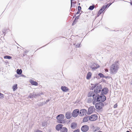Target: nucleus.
Returning a JSON list of instances; mask_svg holds the SVG:
<instances>
[{
    "label": "nucleus",
    "mask_w": 132,
    "mask_h": 132,
    "mask_svg": "<svg viewBox=\"0 0 132 132\" xmlns=\"http://www.w3.org/2000/svg\"><path fill=\"white\" fill-rule=\"evenodd\" d=\"M91 85L92 88V89H94V92L96 94H97L101 91L102 87L101 85L97 84H92Z\"/></svg>",
    "instance_id": "nucleus-1"
},
{
    "label": "nucleus",
    "mask_w": 132,
    "mask_h": 132,
    "mask_svg": "<svg viewBox=\"0 0 132 132\" xmlns=\"http://www.w3.org/2000/svg\"><path fill=\"white\" fill-rule=\"evenodd\" d=\"M118 68V65L116 63L112 64L110 68L111 74L115 73L117 72Z\"/></svg>",
    "instance_id": "nucleus-2"
},
{
    "label": "nucleus",
    "mask_w": 132,
    "mask_h": 132,
    "mask_svg": "<svg viewBox=\"0 0 132 132\" xmlns=\"http://www.w3.org/2000/svg\"><path fill=\"white\" fill-rule=\"evenodd\" d=\"M64 118V116L62 114L58 115L56 117V119L57 120V122L61 123H65V121L63 120Z\"/></svg>",
    "instance_id": "nucleus-3"
},
{
    "label": "nucleus",
    "mask_w": 132,
    "mask_h": 132,
    "mask_svg": "<svg viewBox=\"0 0 132 132\" xmlns=\"http://www.w3.org/2000/svg\"><path fill=\"white\" fill-rule=\"evenodd\" d=\"M100 95L97 94L93 96V104L94 105L97 102H100Z\"/></svg>",
    "instance_id": "nucleus-4"
},
{
    "label": "nucleus",
    "mask_w": 132,
    "mask_h": 132,
    "mask_svg": "<svg viewBox=\"0 0 132 132\" xmlns=\"http://www.w3.org/2000/svg\"><path fill=\"white\" fill-rule=\"evenodd\" d=\"M95 107L96 109L100 110L102 109L103 107L104 106L103 103L100 102L95 103Z\"/></svg>",
    "instance_id": "nucleus-5"
},
{
    "label": "nucleus",
    "mask_w": 132,
    "mask_h": 132,
    "mask_svg": "<svg viewBox=\"0 0 132 132\" xmlns=\"http://www.w3.org/2000/svg\"><path fill=\"white\" fill-rule=\"evenodd\" d=\"M79 113V110L76 109L73 111L72 113V116L73 117L76 118L77 116Z\"/></svg>",
    "instance_id": "nucleus-6"
},
{
    "label": "nucleus",
    "mask_w": 132,
    "mask_h": 132,
    "mask_svg": "<svg viewBox=\"0 0 132 132\" xmlns=\"http://www.w3.org/2000/svg\"><path fill=\"white\" fill-rule=\"evenodd\" d=\"M87 112V111L85 109H83L81 110L80 111L79 116L81 117H82L84 115H86Z\"/></svg>",
    "instance_id": "nucleus-7"
},
{
    "label": "nucleus",
    "mask_w": 132,
    "mask_h": 132,
    "mask_svg": "<svg viewBox=\"0 0 132 132\" xmlns=\"http://www.w3.org/2000/svg\"><path fill=\"white\" fill-rule=\"evenodd\" d=\"M89 129V126L87 125H85L83 126L81 128L82 131L84 132H86L88 131Z\"/></svg>",
    "instance_id": "nucleus-8"
},
{
    "label": "nucleus",
    "mask_w": 132,
    "mask_h": 132,
    "mask_svg": "<svg viewBox=\"0 0 132 132\" xmlns=\"http://www.w3.org/2000/svg\"><path fill=\"white\" fill-rule=\"evenodd\" d=\"M95 109L93 106L90 107L88 110V114H90L93 113L95 111Z\"/></svg>",
    "instance_id": "nucleus-9"
},
{
    "label": "nucleus",
    "mask_w": 132,
    "mask_h": 132,
    "mask_svg": "<svg viewBox=\"0 0 132 132\" xmlns=\"http://www.w3.org/2000/svg\"><path fill=\"white\" fill-rule=\"evenodd\" d=\"M99 67V65L97 63H94L90 66V68L93 70H94Z\"/></svg>",
    "instance_id": "nucleus-10"
},
{
    "label": "nucleus",
    "mask_w": 132,
    "mask_h": 132,
    "mask_svg": "<svg viewBox=\"0 0 132 132\" xmlns=\"http://www.w3.org/2000/svg\"><path fill=\"white\" fill-rule=\"evenodd\" d=\"M97 119V116L96 114H93L89 117V120L91 121H94Z\"/></svg>",
    "instance_id": "nucleus-11"
},
{
    "label": "nucleus",
    "mask_w": 132,
    "mask_h": 132,
    "mask_svg": "<svg viewBox=\"0 0 132 132\" xmlns=\"http://www.w3.org/2000/svg\"><path fill=\"white\" fill-rule=\"evenodd\" d=\"M99 98L100 100V102H103L106 100V97L104 95L101 94L100 95Z\"/></svg>",
    "instance_id": "nucleus-12"
},
{
    "label": "nucleus",
    "mask_w": 132,
    "mask_h": 132,
    "mask_svg": "<svg viewBox=\"0 0 132 132\" xmlns=\"http://www.w3.org/2000/svg\"><path fill=\"white\" fill-rule=\"evenodd\" d=\"M109 90L108 88L106 87L104 88L101 92V94H106L108 93Z\"/></svg>",
    "instance_id": "nucleus-13"
},
{
    "label": "nucleus",
    "mask_w": 132,
    "mask_h": 132,
    "mask_svg": "<svg viewBox=\"0 0 132 132\" xmlns=\"http://www.w3.org/2000/svg\"><path fill=\"white\" fill-rule=\"evenodd\" d=\"M63 126V125L61 124H59L57 125L56 127V129L58 130L59 131L60 130H61V128H62Z\"/></svg>",
    "instance_id": "nucleus-14"
},
{
    "label": "nucleus",
    "mask_w": 132,
    "mask_h": 132,
    "mask_svg": "<svg viewBox=\"0 0 132 132\" xmlns=\"http://www.w3.org/2000/svg\"><path fill=\"white\" fill-rule=\"evenodd\" d=\"M65 117L66 118L68 119H70L71 117V114L70 112H68L65 114Z\"/></svg>",
    "instance_id": "nucleus-15"
},
{
    "label": "nucleus",
    "mask_w": 132,
    "mask_h": 132,
    "mask_svg": "<svg viewBox=\"0 0 132 132\" xmlns=\"http://www.w3.org/2000/svg\"><path fill=\"white\" fill-rule=\"evenodd\" d=\"M77 124L75 122H73L71 124L70 127L72 129H75L77 126Z\"/></svg>",
    "instance_id": "nucleus-16"
},
{
    "label": "nucleus",
    "mask_w": 132,
    "mask_h": 132,
    "mask_svg": "<svg viewBox=\"0 0 132 132\" xmlns=\"http://www.w3.org/2000/svg\"><path fill=\"white\" fill-rule=\"evenodd\" d=\"M61 89L64 92H66L69 90L68 88L65 86H62Z\"/></svg>",
    "instance_id": "nucleus-17"
},
{
    "label": "nucleus",
    "mask_w": 132,
    "mask_h": 132,
    "mask_svg": "<svg viewBox=\"0 0 132 132\" xmlns=\"http://www.w3.org/2000/svg\"><path fill=\"white\" fill-rule=\"evenodd\" d=\"M92 75V73L91 72H88L87 75L86 79L88 80L90 79Z\"/></svg>",
    "instance_id": "nucleus-18"
},
{
    "label": "nucleus",
    "mask_w": 132,
    "mask_h": 132,
    "mask_svg": "<svg viewBox=\"0 0 132 132\" xmlns=\"http://www.w3.org/2000/svg\"><path fill=\"white\" fill-rule=\"evenodd\" d=\"M30 82L31 84L32 85L37 86L38 85V83L37 82L34 81L32 80H31Z\"/></svg>",
    "instance_id": "nucleus-19"
},
{
    "label": "nucleus",
    "mask_w": 132,
    "mask_h": 132,
    "mask_svg": "<svg viewBox=\"0 0 132 132\" xmlns=\"http://www.w3.org/2000/svg\"><path fill=\"white\" fill-rule=\"evenodd\" d=\"M61 129L60 132H67L68 129L67 128L65 127H62V128Z\"/></svg>",
    "instance_id": "nucleus-20"
},
{
    "label": "nucleus",
    "mask_w": 132,
    "mask_h": 132,
    "mask_svg": "<svg viewBox=\"0 0 132 132\" xmlns=\"http://www.w3.org/2000/svg\"><path fill=\"white\" fill-rule=\"evenodd\" d=\"M80 15V14L76 17L74 21L73 22V23L72 24V25L75 24L76 23V22L77 21V20L79 18Z\"/></svg>",
    "instance_id": "nucleus-21"
},
{
    "label": "nucleus",
    "mask_w": 132,
    "mask_h": 132,
    "mask_svg": "<svg viewBox=\"0 0 132 132\" xmlns=\"http://www.w3.org/2000/svg\"><path fill=\"white\" fill-rule=\"evenodd\" d=\"M95 95V94H94L93 92L90 91L88 93V96L89 97L91 96L93 97V95Z\"/></svg>",
    "instance_id": "nucleus-22"
},
{
    "label": "nucleus",
    "mask_w": 132,
    "mask_h": 132,
    "mask_svg": "<svg viewBox=\"0 0 132 132\" xmlns=\"http://www.w3.org/2000/svg\"><path fill=\"white\" fill-rule=\"evenodd\" d=\"M88 119V116H86L84 118L83 120V122H87Z\"/></svg>",
    "instance_id": "nucleus-23"
},
{
    "label": "nucleus",
    "mask_w": 132,
    "mask_h": 132,
    "mask_svg": "<svg viewBox=\"0 0 132 132\" xmlns=\"http://www.w3.org/2000/svg\"><path fill=\"white\" fill-rule=\"evenodd\" d=\"M112 4V3H110L108 4H107V5H103V7H104V9H105L106 8H108Z\"/></svg>",
    "instance_id": "nucleus-24"
},
{
    "label": "nucleus",
    "mask_w": 132,
    "mask_h": 132,
    "mask_svg": "<svg viewBox=\"0 0 132 132\" xmlns=\"http://www.w3.org/2000/svg\"><path fill=\"white\" fill-rule=\"evenodd\" d=\"M105 9H104V7L102 6L101 7V9L99 10L98 12H99V13H100V14H101L103 12V11Z\"/></svg>",
    "instance_id": "nucleus-25"
},
{
    "label": "nucleus",
    "mask_w": 132,
    "mask_h": 132,
    "mask_svg": "<svg viewBox=\"0 0 132 132\" xmlns=\"http://www.w3.org/2000/svg\"><path fill=\"white\" fill-rule=\"evenodd\" d=\"M22 71L21 69H17L16 70V72L17 74L19 75H20L21 74Z\"/></svg>",
    "instance_id": "nucleus-26"
},
{
    "label": "nucleus",
    "mask_w": 132,
    "mask_h": 132,
    "mask_svg": "<svg viewBox=\"0 0 132 132\" xmlns=\"http://www.w3.org/2000/svg\"><path fill=\"white\" fill-rule=\"evenodd\" d=\"M13 91H14L17 88V85L16 84H15L13 86Z\"/></svg>",
    "instance_id": "nucleus-27"
},
{
    "label": "nucleus",
    "mask_w": 132,
    "mask_h": 132,
    "mask_svg": "<svg viewBox=\"0 0 132 132\" xmlns=\"http://www.w3.org/2000/svg\"><path fill=\"white\" fill-rule=\"evenodd\" d=\"M4 58L5 59H12V57L11 56L9 55H6L4 56Z\"/></svg>",
    "instance_id": "nucleus-28"
},
{
    "label": "nucleus",
    "mask_w": 132,
    "mask_h": 132,
    "mask_svg": "<svg viewBox=\"0 0 132 132\" xmlns=\"http://www.w3.org/2000/svg\"><path fill=\"white\" fill-rule=\"evenodd\" d=\"M45 104L44 102H40L38 103V105L39 106H42Z\"/></svg>",
    "instance_id": "nucleus-29"
},
{
    "label": "nucleus",
    "mask_w": 132,
    "mask_h": 132,
    "mask_svg": "<svg viewBox=\"0 0 132 132\" xmlns=\"http://www.w3.org/2000/svg\"><path fill=\"white\" fill-rule=\"evenodd\" d=\"M95 7L94 5H92L90 6L88 8V9L90 10H93Z\"/></svg>",
    "instance_id": "nucleus-30"
},
{
    "label": "nucleus",
    "mask_w": 132,
    "mask_h": 132,
    "mask_svg": "<svg viewBox=\"0 0 132 132\" xmlns=\"http://www.w3.org/2000/svg\"><path fill=\"white\" fill-rule=\"evenodd\" d=\"M33 94L34 98H36L37 97L39 96V94H38V93H36L35 92H34L33 93Z\"/></svg>",
    "instance_id": "nucleus-31"
},
{
    "label": "nucleus",
    "mask_w": 132,
    "mask_h": 132,
    "mask_svg": "<svg viewBox=\"0 0 132 132\" xmlns=\"http://www.w3.org/2000/svg\"><path fill=\"white\" fill-rule=\"evenodd\" d=\"M98 75L101 78H104L105 76L104 75L101 73H100L98 74Z\"/></svg>",
    "instance_id": "nucleus-32"
},
{
    "label": "nucleus",
    "mask_w": 132,
    "mask_h": 132,
    "mask_svg": "<svg viewBox=\"0 0 132 132\" xmlns=\"http://www.w3.org/2000/svg\"><path fill=\"white\" fill-rule=\"evenodd\" d=\"M29 97L30 98H34L33 95V93L30 94V95H29Z\"/></svg>",
    "instance_id": "nucleus-33"
},
{
    "label": "nucleus",
    "mask_w": 132,
    "mask_h": 132,
    "mask_svg": "<svg viewBox=\"0 0 132 132\" xmlns=\"http://www.w3.org/2000/svg\"><path fill=\"white\" fill-rule=\"evenodd\" d=\"M4 95L1 93H0V97L1 98H4Z\"/></svg>",
    "instance_id": "nucleus-34"
},
{
    "label": "nucleus",
    "mask_w": 132,
    "mask_h": 132,
    "mask_svg": "<svg viewBox=\"0 0 132 132\" xmlns=\"http://www.w3.org/2000/svg\"><path fill=\"white\" fill-rule=\"evenodd\" d=\"M74 0H71V7H72V4H74V2H73V1H74Z\"/></svg>",
    "instance_id": "nucleus-35"
},
{
    "label": "nucleus",
    "mask_w": 132,
    "mask_h": 132,
    "mask_svg": "<svg viewBox=\"0 0 132 132\" xmlns=\"http://www.w3.org/2000/svg\"><path fill=\"white\" fill-rule=\"evenodd\" d=\"M92 101H93L92 100L91 98H89L88 99V102H92Z\"/></svg>",
    "instance_id": "nucleus-36"
},
{
    "label": "nucleus",
    "mask_w": 132,
    "mask_h": 132,
    "mask_svg": "<svg viewBox=\"0 0 132 132\" xmlns=\"http://www.w3.org/2000/svg\"><path fill=\"white\" fill-rule=\"evenodd\" d=\"M81 8L80 6H78V10L80 11V10H81Z\"/></svg>",
    "instance_id": "nucleus-37"
},
{
    "label": "nucleus",
    "mask_w": 132,
    "mask_h": 132,
    "mask_svg": "<svg viewBox=\"0 0 132 132\" xmlns=\"http://www.w3.org/2000/svg\"><path fill=\"white\" fill-rule=\"evenodd\" d=\"M50 101V100L49 99L47 100L46 102H44L45 104H47V103Z\"/></svg>",
    "instance_id": "nucleus-38"
},
{
    "label": "nucleus",
    "mask_w": 132,
    "mask_h": 132,
    "mask_svg": "<svg viewBox=\"0 0 132 132\" xmlns=\"http://www.w3.org/2000/svg\"><path fill=\"white\" fill-rule=\"evenodd\" d=\"M73 132H80V130L79 129H77L73 131Z\"/></svg>",
    "instance_id": "nucleus-39"
},
{
    "label": "nucleus",
    "mask_w": 132,
    "mask_h": 132,
    "mask_svg": "<svg viewBox=\"0 0 132 132\" xmlns=\"http://www.w3.org/2000/svg\"><path fill=\"white\" fill-rule=\"evenodd\" d=\"M46 125V124L45 122H43L42 123V126L43 127H45Z\"/></svg>",
    "instance_id": "nucleus-40"
},
{
    "label": "nucleus",
    "mask_w": 132,
    "mask_h": 132,
    "mask_svg": "<svg viewBox=\"0 0 132 132\" xmlns=\"http://www.w3.org/2000/svg\"><path fill=\"white\" fill-rule=\"evenodd\" d=\"M34 132H43L42 131H41L39 130H37L36 131H35Z\"/></svg>",
    "instance_id": "nucleus-41"
},
{
    "label": "nucleus",
    "mask_w": 132,
    "mask_h": 132,
    "mask_svg": "<svg viewBox=\"0 0 132 132\" xmlns=\"http://www.w3.org/2000/svg\"><path fill=\"white\" fill-rule=\"evenodd\" d=\"M80 46L79 44H78L77 45H76V48H77L79 47Z\"/></svg>",
    "instance_id": "nucleus-42"
},
{
    "label": "nucleus",
    "mask_w": 132,
    "mask_h": 132,
    "mask_svg": "<svg viewBox=\"0 0 132 132\" xmlns=\"http://www.w3.org/2000/svg\"><path fill=\"white\" fill-rule=\"evenodd\" d=\"M38 94H39V96H40L41 95L43 94V93L42 92H40L39 93H38Z\"/></svg>",
    "instance_id": "nucleus-43"
},
{
    "label": "nucleus",
    "mask_w": 132,
    "mask_h": 132,
    "mask_svg": "<svg viewBox=\"0 0 132 132\" xmlns=\"http://www.w3.org/2000/svg\"><path fill=\"white\" fill-rule=\"evenodd\" d=\"M117 106V104H115L114 106V108H116Z\"/></svg>",
    "instance_id": "nucleus-44"
},
{
    "label": "nucleus",
    "mask_w": 132,
    "mask_h": 132,
    "mask_svg": "<svg viewBox=\"0 0 132 132\" xmlns=\"http://www.w3.org/2000/svg\"><path fill=\"white\" fill-rule=\"evenodd\" d=\"M80 11L78 10V11L76 13V14H79L80 13Z\"/></svg>",
    "instance_id": "nucleus-45"
},
{
    "label": "nucleus",
    "mask_w": 132,
    "mask_h": 132,
    "mask_svg": "<svg viewBox=\"0 0 132 132\" xmlns=\"http://www.w3.org/2000/svg\"><path fill=\"white\" fill-rule=\"evenodd\" d=\"M100 14H101L99 13V12H98L97 14V16L98 17V16H99Z\"/></svg>",
    "instance_id": "nucleus-46"
},
{
    "label": "nucleus",
    "mask_w": 132,
    "mask_h": 132,
    "mask_svg": "<svg viewBox=\"0 0 132 132\" xmlns=\"http://www.w3.org/2000/svg\"><path fill=\"white\" fill-rule=\"evenodd\" d=\"M105 71L106 72H108V69H105Z\"/></svg>",
    "instance_id": "nucleus-47"
},
{
    "label": "nucleus",
    "mask_w": 132,
    "mask_h": 132,
    "mask_svg": "<svg viewBox=\"0 0 132 132\" xmlns=\"http://www.w3.org/2000/svg\"><path fill=\"white\" fill-rule=\"evenodd\" d=\"M76 14H74V16H73V18L74 17H76Z\"/></svg>",
    "instance_id": "nucleus-48"
},
{
    "label": "nucleus",
    "mask_w": 132,
    "mask_h": 132,
    "mask_svg": "<svg viewBox=\"0 0 132 132\" xmlns=\"http://www.w3.org/2000/svg\"><path fill=\"white\" fill-rule=\"evenodd\" d=\"M130 4L132 5V1L130 2Z\"/></svg>",
    "instance_id": "nucleus-49"
},
{
    "label": "nucleus",
    "mask_w": 132,
    "mask_h": 132,
    "mask_svg": "<svg viewBox=\"0 0 132 132\" xmlns=\"http://www.w3.org/2000/svg\"><path fill=\"white\" fill-rule=\"evenodd\" d=\"M130 54L132 55V52L130 53Z\"/></svg>",
    "instance_id": "nucleus-50"
},
{
    "label": "nucleus",
    "mask_w": 132,
    "mask_h": 132,
    "mask_svg": "<svg viewBox=\"0 0 132 132\" xmlns=\"http://www.w3.org/2000/svg\"><path fill=\"white\" fill-rule=\"evenodd\" d=\"M131 84L132 85V80H131Z\"/></svg>",
    "instance_id": "nucleus-51"
},
{
    "label": "nucleus",
    "mask_w": 132,
    "mask_h": 132,
    "mask_svg": "<svg viewBox=\"0 0 132 132\" xmlns=\"http://www.w3.org/2000/svg\"><path fill=\"white\" fill-rule=\"evenodd\" d=\"M126 132H130L129 131H126Z\"/></svg>",
    "instance_id": "nucleus-52"
},
{
    "label": "nucleus",
    "mask_w": 132,
    "mask_h": 132,
    "mask_svg": "<svg viewBox=\"0 0 132 132\" xmlns=\"http://www.w3.org/2000/svg\"><path fill=\"white\" fill-rule=\"evenodd\" d=\"M78 5H80V3H79L78 4Z\"/></svg>",
    "instance_id": "nucleus-53"
},
{
    "label": "nucleus",
    "mask_w": 132,
    "mask_h": 132,
    "mask_svg": "<svg viewBox=\"0 0 132 132\" xmlns=\"http://www.w3.org/2000/svg\"><path fill=\"white\" fill-rule=\"evenodd\" d=\"M23 76L25 77V76H24V75H23Z\"/></svg>",
    "instance_id": "nucleus-54"
}]
</instances>
